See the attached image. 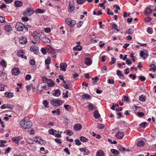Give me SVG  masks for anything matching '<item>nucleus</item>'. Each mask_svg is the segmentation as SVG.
I'll return each instance as SVG.
<instances>
[{"label":"nucleus","mask_w":156,"mask_h":156,"mask_svg":"<svg viewBox=\"0 0 156 156\" xmlns=\"http://www.w3.org/2000/svg\"><path fill=\"white\" fill-rule=\"evenodd\" d=\"M20 125L24 129H27L30 128L32 125V122L30 121L23 119L20 123Z\"/></svg>","instance_id":"f257e3e1"},{"label":"nucleus","mask_w":156,"mask_h":156,"mask_svg":"<svg viewBox=\"0 0 156 156\" xmlns=\"http://www.w3.org/2000/svg\"><path fill=\"white\" fill-rule=\"evenodd\" d=\"M41 33L37 32L36 31H34L31 34V36L33 37L34 41L37 42H39L41 40L40 37L41 36Z\"/></svg>","instance_id":"f03ea898"},{"label":"nucleus","mask_w":156,"mask_h":156,"mask_svg":"<svg viewBox=\"0 0 156 156\" xmlns=\"http://www.w3.org/2000/svg\"><path fill=\"white\" fill-rule=\"evenodd\" d=\"M63 101L59 99H54L51 101V104L54 106H58L63 103Z\"/></svg>","instance_id":"7ed1b4c3"},{"label":"nucleus","mask_w":156,"mask_h":156,"mask_svg":"<svg viewBox=\"0 0 156 156\" xmlns=\"http://www.w3.org/2000/svg\"><path fill=\"white\" fill-rule=\"evenodd\" d=\"M65 22L68 25L71 27H73L76 24V22L75 20H72L69 18H67L65 20Z\"/></svg>","instance_id":"20e7f679"},{"label":"nucleus","mask_w":156,"mask_h":156,"mask_svg":"<svg viewBox=\"0 0 156 156\" xmlns=\"http://www.w3.org/2000/svg\"><path fill=\"white\" fill-rule=\"evenodd\" d=\"M140 56L143 59H145L148 55L147 50H141L140 53Z\"/></svg>","instance_id":"39448f33"},{"label":"nucleus","mask_w":156,"mask_h":156,"mask_svg":"<svg viewBox=\"0 0 156 156\" xmlns=\"http://www.w3.org/2000/svg\"><path fill=\"white\" fill-rule=\"evenodd\" d=\"M34 13V11L32 9L27 8L23 12V14L25 16H30Z\"/></svg>","instance_id":"423d86ee"},{"label":"nucleus","mask_w":156,"mask_h":156,"mask_svg":"<svg viewBox=\"0 0 156 156\" xmlns=\"http://www.w3.org/2000/svg\"><path fill=\"white\" fill-rule=\"evenodd\" d=\"M74 0H70L69 2V8L68 11L69 12H72L75 9V7L74 6Z\"/></svg>","instance_id":"0eeeda50"},{"label":"nucleus","mask_w":156,"mask_h":156,"mask_svg":"<svg viewBox=\"0 0 156 156\" xmlns=\"http://www.w3.org/2000/svg\"><path fill=\"white\" fill-rule=\"evenodd\" d=\"M24 27V25L21 23H18L16 25L15 27L18 31H22Z\"/></svg>","instance_id":"6e6552de"},{"label":"nucleus","mask_w":156,"mask_h":156,"mask_svg":"<svg viewBox=\"0 0 156 156\" xmlns=\"http://www.w3.org/2000/svg\"><path fill=\"white\" fill-rule=\"evenodd\" d=\"M11 72L13 75L17 76L20 73V71L18 68L15 67L12 69Z\"/></svg>","instance_id":"1a4fd4ad"},{"label":"nucleus","mask_w":156,"mask_h":156,"mask_svg":"<svg viewBox=\"0 0 156 156\" xmlns=\"http://www.w3.org/2000/svg\"><path fill=\"white\" fill-rule=\"evenodd\" d=\"M34 140L37 142L41 144H45V141L43 140L41 136L36 137Z\"/></svg>","instance_id":"9d476101"},{"label":"nucleus","mask_w":156,"mask_h":156,"mask_svg":"<svg viewBox=\"0 0 156 156\" xmlns=\"http://www.w3.org/2000/svg\"><path fill=\"white\" fill-rule=\"evenodd\" d=\"M47 51L48 53L53 55L52 57H56V55L55 54L56 52L55 49L51 48H50L47 49Z\"/></svg>","instance_id":"9b49d317"},{"label":"nucleus","mask_w":156,"mask_h":156,"mask_svg":"<svg viewBox=\"0 0 156 156\" xmlns=\"http://www.w3.org/2000/svg\"><path fill=\"white\" fill-rule=\"evenodd\" d=\"M61 93V90L59 89L55 90H54L52 91V94L53 96L58 97L59 96Z\"/></svg>","instance_id":"f8f14e48"},{"label":"nucleus","mask_w":156,"mask_h":156,"mask_svg":"<svg viewBox=\"0 0 156 156\" xmlns=\"http://www.w3.org/2000/svg\"><path fill=\"white\" fill-rule=\"evenodd\" d=\"M23 137L21 136H19L17 137H15L12 138V140L13 142H15L17 144H18L19 141L22 139Z\"/></svg>","instance_id":"ddd939ff"},{"label":"nucleus","mask_w":156,"mask_h":156,"mask_svg":"<svg viewBox=\"0 0 156 156\" xmlns=\"http://www.w3.org/2000/svg\"><path fill=\"white\" fill-rule=\"evenodd\" d=\"M67 66V64L66 63L62 62L60 64V70L62 71H66Z\"/></svg>","instance_id":"4468645a"},{"label":"nucleus","mask_w":156,"mask_h":156,"mask_svg":"<svg viewBox=\"0 0 156 156\" xmlns=\"http://www.w3.org/2000/svg\"><path fill=\"white\" fill-rule=\"evenodd\" d=\"M84 63L87 66H90L92 63V60L90 58L87 57L85 59Z\"/></svg>","instance_id":"2eb2a0df"},{"label":"nucleus","mask_w":156,"mask_h":156,"mask_svg":"<svg viewBox=\"0 0 156 156\" xmlns=\"http://www.w3.org/2000/svg\"><path fill=\"white\" fill-rule=\"evenodd\" d=\"M116 137L119 139H122L124 136V133L121 132H118L115 134Z\"/></svg>","instance_id":"dca6fc26"},{"label":"nucleus","mask_w":156,"mask_h":156,"mask_svg":"<svg viewBox=\"0 0 156 156\" xmlns=\"http://www.w3.org/2000/svg\"><path fill=\"white\" fill-rule=\"evenodd\" d=\"M38 49L39 48L35 45H32L30 48V50L35 53L37 52Z\"/></svg>","instance_id":"f3484780"},{"label":"nucleus","mask_w":156,"mask_h":156,"mask_svg":"<svg viewBox=\"0 0 156 156\" xmlns=\"http://www.w3.org/2000/svg\"><path fill=\"white\" fill-rule=\"evenodd\" d=\"M88 108L89 110L90 111L96 110L97 109V107L94 106L93 104L91 103H89Z\"/></svg>","instance_id":"a211bd4d"},{"label":"nucleus","mask_w":156,"mask_h":156,"mask_svg":"<svg viewBox=\"0 0 156 156\" xmlns=\"http://www.w3.org/2000/svg\"><path fill=\"white\" fill-rule=\"evenodd\" d=\"M82 128L81 125L79 123H77L74 126V130L75 131H77L81 129Z\"/></svg>","instance_id":"6ab92c4d"},{"label":"nucleus","mask_w":156,"mask_h":156,"mask_svg":"<svg viewBox=\"0 0 156 156\" xmlns=\"http://www.w3.org/2000/svg\"><path fill=\"white\" fill-rule=\"evenodd\" d=\"M27 39L23 37H22L20 38L19 40V43L22 44H25L27 42Z\"/></svg>","instance_id":"aec40b11"},{"label":"nucleus","mask_w":156,"mask_h":156,"mask_svg":"<svg viewBox=\"0 0 156 156\" xmlns=\"http://www.w3.org/2000/svg\"><path fill=\"white\" fill-rule=\"evenodd\" d=\"M93 115L94 117L96 119H98L101 117V115L99 114V112L97 109L94 112Z\"/></svg>","instance_id":"412c9836"},{"label":"nucleus","mask_w":156,"mask_h":156,"mask_svg":"<svg viewBox=\"0 0 156 156\" xmlns=\"http://www.w3.org/2000/svg\"><path fill=\"white\" fill-rule=\"evenodd\" d=\"M5 29L7 32H9L12 30L11 26L10 25H6L5 27Z\"/></svg>","instance_id":"4be33fe9"},{"label":"nucleus","mask_w":156,"mask_h":156,"mask_svg":"<svg viewBox=\"0 0 156 156\" xmlns=\"http://www.w3.org/2000/svg\"><path fill=\"white\" fill-rule=\"evenodd\" d=\"M41 87V89L40 90V93H41L43 89L45 90H48L49 89V87L47 86L46 85L44 84V83H41L40 84Z\"/></svg>","instance_id":"5701e85b"},{"label":"nucleus","mask_w":156,"mask_h":156,"mask_svg":"<svg viewBox=\"0 0 156 156\" xmlns=\"http://www.w3.org/2000/svg\"><path fill=\"white\" fill-rule=\"evenodd\" d=\"M5 97L8 98H11L13 96V94L11 92L9 93L8 92H6L5 93Z\"/></svg>","instance_id":"b1692460"},{"label":"nucleus","mask_w":156,"mask_h":156,"mask_svg":"<svg viewBox=\"0 0 156 156\" xmlns=\"http://www.w3.org/2000/svg\"><path fill=\"white\" fill-rule=\"evenodd\" d=\"M81 98L82 99H87V100L90 99L91 97L90 95L87 94H84L81 96Z\"/></svg>","instance_id":"393cba45"},{"label":"nucleus","mask_w":156,"mask_h":156,"mask_svg":"<svg viewBox=\"0 0 156 156\" xmlns=\"http://www.w3.org/2000/svg\"><path fill=\"white\" fill-rule=\"evenodd\" d=\"M104 151L101 150H98L97 152L96 156H104Z\"/></svg>","instance_id":"a878e982"},{"label":"nucleus","mask_w":156,"mask_h":156,"mask_svg":"<svg viewBox=\"0 0 156 156\" xmlns=\"http://www.w3.org/2000/svg\"><path fill=\"white\" fill-rule=\"evenodd\" d=\"M80 150L81 152H84V155H87L89 153V151L87 149H86L85 148H80Z\"/></svg>","instance_id":"bb28decb"},{"label":"nucleus","mask_w":156,"mask_h":156,"mask_svg":"<svg viewBox=\"0 0 156 156\" xmlns=\"http://www.w3.org/2000/svg\"><path fill=\"white\" fill-rule=\"evenodd\" d=\"M41 40L42 41L46 43H50V40L48 37H44L42 38Z\"/></svg>","instance_id":"cd10ccee"},{"label":"nucleus","mask_w":156,"mask_h":156,"mask_svg":"<svg viewBox=\"0 0 156 156\" xmlns=\"http://www.w3.org/2000/svg\"><path fill=\"white\" fill-rule=\"evenodd\" d=\"M15 6L17 7H20L22 5V2L19 1H16L15 2Z\"/></svg>","instance_id":"c85d7f7f"},{"label":"nucleus","mask_w":156,"mask_h":156,"mask_svg":"<svg viewBox=\"0 0 156 156\" xmlns=\"http://www.w3.org/2000/svg\"><path fill=\"white\" fill-rule=\"evenodd\" d=\"M98 38L96 37L95 35H93L91 37V42L93 43H95L97 42L98 40Z\"/></svg>","instance_id":"c756f323"},{"label":"nucleus","mask_w":156,"mask_h":156,"mask_svg":"<svg viewBox=\"0 0 156 156\" xmlns=\"http://www.w3.org/2000/svg\"><path fill=\"white\" fill-rule=\"evenodd\" d=\"M48 82H50L48 83H47V85L48 87H52L55 85V83L51 79V81H49Z\"/></svg>","instance_id":"7c9ffc66"},{"label":"nucleus","mask_w":156,"mask_h":156,"mask_svg":"<svg viewBox=\"0 0 156 156\" xmlns=\"http://www.w3.org/2000/svg\"><path fill=\"white\" fill-rule=\"evenodd\" d=\"M73 49L74 50H76L78 51H80L82 50V46H78V45H76V46L73 47Z\"/></svg>","instance_id":"2f4dec72"},{"label":"nucleus","mask_w":156,"mask_h":156,"mask_svg":"<svg viewBox=\"0 0 156 156\" xmlns=\"http://www.w3.org/2000/svg\"><path fill=\"white\" fill-rule=\"evenodd\" d=\"M144 142L143 141H140L137 142V145L138 147H141L144 145Z\"/></svg>","instance_id":"473e14b6"},{"label":"nucleus","mask_w":156,"mask_h":156,"mask_svg":"<svg viewBox=\"0 0 156 156\" xmlns=\"http://www.w3.org/2000/svg\"><path fill=\"white\" fill-rule=\"evenodd\" d=\"M146 97L144 95H142L139 96V100L141 101H144L145 100Z\"/></svg>","instance_id":"72a5a7b5"},{"label":"nucleus","mask_w":156,"mask_h":156,"mask_svg":"<svg viewBox=\"0 0 156 156\" xmlns=\"http://www.w3.org/2000/svg\"><path fill=\"white\" fill-rule=\"evenodd\" d=\"M111 151L112 153L116 155H119V151L113 149H112L111 150Z\"/></svg>","instance_id":"f704fd0d"},{"label":"nucleus","mask_w":156,"mask_h":156,"mask_svg":"<svg viewBox=\"0 0 156 156\" xmlns=\"http://www.w3.org/2000/svg\"><path fill=\"white\" fill-rule=\"evenodd\" d=\"M35 12L37 13H44L45 11L40 9H37L35 10Z\"/></svg>","instance_id":"c9c22d12"},{"label":"nucleus","mask_w":156,"mask_h":156,"mask_svg":"<svg viewBox=\"0 0 156 156\" xmlns=\"http://www.w3.org/2000/svg\"><path fill=\"white\" fill-rule=\"evenodd\" d=\"M80 139L81 141L84 142H87L88 141V139L87 138L83 136L80 137Z\"/></svg>","instance_id":"e433bc0d"},{"label":"nucleus","mask_w":156,"mask_h":156,"mask_svg":"<svg viewBox=\"0 0 156 156\" xmlns=\"http://www.w3.org/2000/svg\"><path fill=\"white\" fill-rule=\"evenodd\" d=\"M118 148L121 151H123L126 150V148L123 147L122 145H119L118 146Z\"/></svg>","instance_id":"4c0bfd02"},{"label":"nucleus","mask_w":156,"mask_h":156,"mask_svg":"<svg viewBox=\"0 0 156 156\" xmlns=\"http://www.w3.org/2000/svg\"><path fill=\"white\" fill-rule=\"evenodd\" d=\"M66 133V134L69 136H72L73 134V133L72 131L69 129H67L65 132V133Z\"/></svg>","instance_id":"58836bf2"},{"label":"nucleus","mask_w":156,"mask_h":156,"mask_svg":"<svg viewBox=\"0 0 156 156\" xmlns=\"http://www.w3.org/2000/svg\"><path fill=\"white\" fill-rule=\"evenodd\" d=\"M97 124L98 125L97 126V127L99 129H102L105 127L104 125L103 124L98 123Z\"/></svg>","instance_id":"ea45409f"},{"label":"nucleus","mask_w":156,"mask_h":156,"mask_svg":"<svg viewBox=\"0 0 156 156\" xmlns=\"http://www.w3.org/2000/svg\"><path fill=\"white\" fill-rule=\"evenodd\" d=\"M41 80L43 81L44 82H48L49 81H51V79H48L45 76H43L41 78Z\"/></svg>","instance_id":"a19ab883"},{"label":"nucleus","mask_w":156,"mask_h":156,"mask_svg":"<svg viewBox=\"0 0 156 156\" xmlns=\"http://www.w3.org/2000/svg\"><path fill=\"white\" fill-rule=\"evenodd\" d=\"M150 70L154 71L156 70V66L154 64H152L150 66Z\"/></svg>","instance_id":"79ce46f5"},{"label":"nucleus","mask_w":156,"mask_h":156,"mask_svg":"<svg viewBox=\"0 0 156 156\" xmlns=\"http://www.w3.org/2000/svg\"><path fill=\"white\" fill-rule=\"evenodd\" d=\"M45 64L46 65H49L51 62V58L50 57H48L45 61Z\"/></svg>","instance_id":"37998d69"},{"label":"nucleus","mask_w":156,"mask_h":156,"mask_svg":"<svg viewBox=\"0 0 156 156\" xmlns=\"http://www.w3.org/2000/svg\"><path fill=\"white\" fill-rule=\"evenodd\" d=\"M49 133L50 134L54 135L56 133V131L53 129H51L49 130Z\"/></svg>","instance_id":"c03bdc74"},{"label":"nucleus","mask_w":156,"mask_h":156,"mask_svg":"<svg viewBox=\"0 0 156 156\" xmlns=\"http://www.w3.org/2000/svg\"><path fill=\"white\" fill-rule=\"evenodd\" d=\"M64 107L65 109L67 111H69L71 108V106L68 105H65Z\"/></svg>","instance_id":"a18cd8bd"},{"label":"nucleus","mask_w":156,"mask_h":156,"mask_svg":"<svg viewBox=\"0 0 156 156\" xmlns=\"http://www.w3.org/2000/svg\"><path fill=\"white\" fill-rule=\"evenodd\" d=\"M60 109L58 108V109H57L56 110H53L52 111V112L53 114L56 113L57 114L59 115L60 114Z\"/></svg>","instance_id":"49530a36"},{"label":"nucleus","mask_w":156,"mask_h":156,"mask_svg":"<svg viewBox=\"0 0 156 156\" xmlns=\"http://www.w3.org/2000/svg\"><path fill=\"white\" fill-rule=\"evenodd\" d=\"M0 64L4 67H6L7 65L6 62L4 60H2L0 62Z\"/></svg>","instance_id":"de8ad7c7"},{"label":"nucleus","mask_w":156,"mask_h":156,"mask_svg":"<svg viewBox=\"0 0 156 156\" xmlns=\"http://www.w3.org/2000/svg\"><path fill=\"white\" fill-rule=\"evenodd\" d=\"M125 32L126 34H131L133 33V30L132 29L130 28L126 30Z\"/></svg>","instance_id":"09e8293b"},{"label":"nucleus","mask_w":156,"mask_h":156,"mask_svg":"<svg viewBox=\"0 0 156 156\" xmlns=\"http://www.w3.org/2000/svg\"><path fill=\"white\" fill-rule=\"evenodd\" d=\"M117 74L120 77H124V75L121 72L120 70L117 71Z\"/></svg>","instance_id":"8fccbe9b"},{"label":"nucleus","mask_w":156,"mask_h":156,"mask_svg":"<svg viewBox=\"0 0 156 156\" xmlns=\"http://www.w3.org/2000/svg\"><path fill=\"white\" fill-rule=\"evenodd\" d=\"M145 12L146 13L151 14L152 13V10L150 8H147L145 9Z\"/></svg>","instance_id":"3c124183"},{"label":"nucleus","mask_w":156,"mask_h":156,"mask_svg":"<svg viewBox=\"0 0 156 156\" xmlns=\"http://www.w3.org/2000/svg\"><path fill=\"white\" fill-rule=\"evenodd\" d=\"M24 54V51L22 50H19L17 52V55L20 56L21 55Z\"/></svg>","instance_id":"603ef678"},{"label":"nucleus","mask_w":156,"mask_h":156,"mask_svg":"<svg viewBox=\"0 0 156 156\" xmlns=\"http://www.w3.org/2000/svg\"><path fill=\"white\" fill-rule=\"evenodd\" d=\"M13 106L10 104H6V108L12 109Z\"/></svg>","instance_id":"864d4df0"},{"label":"nucleus","mask_w":156,"mask_h":156,"mask_svg":"<svg viewBox=\"0 0 156 156\" xmlns=\"http://www.w3.org/2000/svg\"><path fill=\"white\" fill-rule=\"evenodd\" d=\"M107 83L109 84H113L115 83V81L112 79H109L107 81Z\"/></svg>","instance_id":"5fc2aeb1"},{"label":"nucleus","mask_w":156,"mask_h":156,"mask_svg":"<svg viewBox=\"0 0 156 156\" xmlns=\"http://www.w3.org/2000/svg\"><path fill=\"white\" fill-rule=\"evenodd\" d=\"M147 32L150 34H151L152 32V29L151 27H148L147 28Z\"/></svg>","instance_id":"6e6d98bb"},{"label":"nucleus","mask_w":156,"mask_h":156,"mask_svg":"<svg viewBox=\"0 0 156 156\" xmlns=\"http://www.w3.org/2000/svg\"><path fill=\"white\" fill-rule=\"evenodd\" d=\"M147 124V123L146 122H142L140 124V126L141 127L144 128Z\"/></svg>","instance_id":"4d7b16f0"},{"label":"nucleus","mask_w":156,"mask_h":156,"mask_svg":"<svg viewBox=\"0 0 156 156\" xmlns=\"http://www.w3.org/2000/svg\"><path fill=\"white\" fill-rule=\"evenodd\" d=\"M75 141L76 142V145H80L81 144V142L78 139H75Z\"/></svg>","instance_id":"13d9d810"},{"label":"nucleus","mask_w":156,"mask_h":156,"mask_svg":"<svg viewBox=\"0 0 156 156\" xmlns=\"http://www.w3.org/2000/svg\"><path fill=\"white\" fill-rule=\"evenodd\" d=\"M139 78L140 80L142 81H144L146 79L145 77L142 76H139Z\"/></svg>","instance_id":"bf43d9fd"},{"label":"nucleus","mask_w":156,"mask_h":156,"mask_svg":"<svg viewBox=\"0 0 156 156\" xmlns=\"http://www.w3.org/2000/svg\"><path fill=\"white\" fill-rule=\"evenodd\" d=\"M43 105L45 106L46 107H48V103L47 100H44L43 101Z\"/></svg>","instance_id":"052dcab7"},{"label":"nucleus","mask_w":156,"mask_h":156,"mask_svg":"<svg viewBox=\"0 0 156 156\" xmlns=\"http://www.w3.org/2000/svg\"><path fill=\"white\" fill-rule=\"evenodd\" d=\"M41 51L44 55L46 54L47 51L45 48H42L41 49Z\"/></svg>","instance_id":"680f3d73"},{"label":"nucleus","mask_w":156,"mask_h":156,"mask_svg":"<svg viewBox=\"0 0 156 156\" xmlns=\"http://www.w3.org/2000/svg\"><path fill=\"white\" fill-rule=\"evenodd\" d=\"M152 19L151 17H147L145 18V21L146 22H150Z\"/></svg>","instance_id":"e2e57ef3"},{"label":"nucleus","mask_w":156,"mask_h":156,"mask_svg":"<svg viewBox=\"0 0 156 156\" xmlns=\"http://www.w3.org/2000/svg\"><path fill=\"white\" fill-rule=\"evenodd\" d=\"M35 61L34 59H31L30 61V64L31 65L34 66L35 64Z\"/></svg>","instance_id":"0e129e2a"},{"label":"nucleus","mask_w":156,"mask_h":156,"mask_svg":"<svg viewBox=\"0 0 156 156\" xmlns=\"http://www.w3.org/2000/svg\"><path fill=\"white\" fill-rule=\"evenodd\" d=\"M137 115L139 117H142L144 116V114L142 112H138L137 113Z\"/></svg>","instance_id":"69168bd1"},{"label":"nucleus","mask_w":156,"mask_h":156,"mask_svg":"<svg viewBox=\"0 0 156 156\" xmlns=\"http://www.w3.org/2000/svg\"><path fill=\"white\" fill-rule=\"evenodd\" d=\"M116 61V60L114 57H113L111 59V61L110 62V64L111 65H112L114 64Z\"/></svg>","instance_id":"338daca9"},{"label":"nucleus","mask_w":156,"mask_h":156,"mask_svg":"<svg viewBox=\"0 0 156 156\" xmlns=\"http://www.w3.org/2000/svg\"><path fill=\"white\" fill-rule=\"evenodd\" d=\"M126 63L128 65L131 64L132 63L131 61L129 59H126Z\"/></svg>","instance_id":"774afa93"}]
</instances>
